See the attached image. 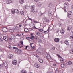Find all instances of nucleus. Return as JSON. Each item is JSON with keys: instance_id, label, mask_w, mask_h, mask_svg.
Returning <instances> with one entry per match:
<instances>
[{"instance_id": "obj_33", "label": "nucleus", "mask_w": 73, "mask_h": 73, "mask_svg": "<svg viewBox=\"0 0 73 73\" xmlns=\"http://www.w3.org/2000/svg\"><path fill=\"white\" fill-rule=\"evenodd\" d=\"M24 31L25 32H28L29 31V30L27 29H24Z\"/></svg>"}, {"instance_id": "obj_27", "label": "nucleus", "mask_w": 73, "mask_h": 73, "mask_svg": "<svg viewBox=\"0 0 73 73\" xmlns=\"http://www.w3.org/2000/svg\"><path fill=\"white\" fill-rule=\"evenodd\" d=\"M60 60L61 62H64V59L62 57L60 58Z\"/></svg>"}, {"instance_id": "obj_5", "label": "nucleus", "mask_w": 73, "mask_h": 73, "mask_svg": "<svg viewBox=\"0 0 73 73\" xmlns=\"http://www.w3.org/2000/svg\"><path fill=\"white\" fill-rule=\"evenodd\" d=\"M34 66H35V67L37 68H39L40 67V65L37 63L35 64L34 65Z\"/></svg>"}, {"instance_id": "obj_11", "label": "nucleus", "mask_w": 73, "mask_h": 73, "mask_svg": "<svg viewBox=\"0 0 73 73\" xmlns=\"http://www.w3.org/2000/svg\"><path fill=\"white\" fill-rule=\"evenodd\" d=\"M66 64L67 65H71L72 64V62L70 61H67L66 62Z\"/></svg>"}, {"instance_id": "obj_32", "label": "nucleus", "mask_w": 73, "mask_h": 73, "mask_svg": "<svg viewBox=\"0 0 73 73\" xmlns=\"http://www.w3.org/2000/svg\"><path fill=\"white\" fill-rule=\"evenodd\" d=\"M30 39L34 40V39H35V36H32L30 37Z\"/></svg>"}, {"instance_id": "obj_24", "label": "nucleus", "mask_w": 73, "mask_h": 73, "mask_svg": "<svg viewBox=\"0 0 73 73\" xmlns=\"http://www.w3.org/2000/svg\"><path fill=\"white\" fill-rule=\"evenodd\" d=\"M14 11L15 13H19V10L18 9H16Z\"/></svg>"}, {"instance_id": "obj_44", "label": "nucleus", "mask_w": 73, "mask_h": 73, "mask_svg": "<svg viewBox=\"0 0 73 73\" xmlns=\"http://www.w3.org/2000/svg\"><path fill=\"white\" fill-rule=\"evenodd\" d=\"M58 72V69H57L56 70L55 72L56 73H57Z\"/></svg>"}, {"instance_id": "obj_12", "label": "nucleus", "mask_w": 73, "mask_h": 73, "mask_svg": "<svg viewBox=\"0 0 73 73\" xmlns=\"http://www.w3.org/2000/svg\"><path fill=\"white\" fill-rule=\"evenodd\" d=\"M8 58L9 59H11L13 58V55L12 54H10L8 56Z\"/></svg>"}, {"instance_id": "obj_46", "label": "nucleus", "mask_w": 73, "mask_h": 73, "mask_svg": "<svg viewBox=\"0 0 73 73\" xmlns=\"http://www.w3.org/2000/svg\"><path fill=\"white\" fill-rule=\"evenodd\" d=\"M32 28H33V29H35H35H36V27H35V26H34L33 27H31Z\"/></svg>"}, {"instance_id": "obj_22", "label": "nucleus", "mask_w": 73, "mask_h": 73, "mask_svg": "<svg viewBox=\"0 0 73 73\" xmlns=\"http://www.w3.org/2000/svg\"><path fill=\"white\" fill-rule=\"evenodd\" d=\"M44 21L45 23H46L47 22H49V20L47 19H44Z\"/></svg>"}, {"instance_id": "obj_55", "label": "nucleus", "mask_w": 73, "mask_h": 73, "mask_svg": "<svg viewBox=\"0 0 73 73\" xmlns=\"http://www.w3.org/2000/svg\"><path fill=\"white\" fill-rule=\"evenodd\" d=\"M34 56L36 57V56H37V54H34Z\"/></svg>"}, {"instance_id": "obj_60", "label": "nucleus", "mask_w": 73, "mask_h": 73, "mask_svg": "<svg viewBox=\"0 0 73 73\" xmlns=\"http://www.w3.org/2000/svg\"><path fill=\"white\" fill-rule=\"evenodd\" d=\"M53 66H56V64H53Z\"/></svg>"}, {"instance_id": "obj_41", "label": "nucleus", "mask_w": 73, "mask_h": 73, "mask_svg": "<svg viewBox=\"0 0 73 73\" xmlns=\"http://www.w3.org/2000/svg\"><path fill=\"white\" fill-rule=\"evenodd\" d=\"M57 56L59 58H61V56H60V55L59 54H57Z\"/></svg>"}, {"instance_id": "obj_21", "label": "nucleus", "mask_w": 73, "mask_h": 73, "mask_svg": "<svg viewBox=\"0 0 73 73\" xmlns=\"http://www.w3.org/2000/svg\"><path fill=\"white\" fill-rule=\"evenodd\" d=\"M3 39L6 41H7L8 40V38H7L6 36H4L3 37Z\"/></svg>"}, {"instance_id": "obj_63", "label": "nucleus", "mask_w": 73, "mask_h": 73, "mask_svg": "<svg viewBox=\"0 0 73 73\" xmlns=\"http://www.w3.org/2000/svg\"><path fill=\"white\" fill-rule=\"evenodd\" d=\"M46 31H44V33H46Z\"/></svg>"}, {"instance_id": "obj_43", "label": "nucleus", "mask_w": 73, "mask_h": 73, "mask_svg": "<svg viewBox=\"0 0 73 73\" xmlns=\"http://www.w3.org/2000/svg\"><path fill=\"white\" fill-rule=\"evenodd\" d=\"M32 50L33 49H35V46H33L32 47Z\"/></svg>"}, {"instance_id": "obj_48", "label": "nucleus", "mask_w": 73, "mask_h": 73, "mask_svg": "<svg viewBox=\"0 0 73 73\" xmlns=\"http://www.w3.org/2000/svg\"><path fill=\"white\" fill-rule=\"evenodd\" d=\"M47 32H49V28L46 31Z\"/></svg>"}, {"instance_id": "obj_50", "label": "nucleus", "mask_w": 73, "mask_h": 73, "mask_svg": "<svg viewBox=\"0 0 73 73\" xmlns=\"http://www.w3.org/2000/svg\"><path fill=\"white\" fill-rule=\"evenodd\" d=\"M11 12L12 13H13V14H14V13H15V11H11Z\"/></svg>"}, {"instance_id": "obj_15", "label": "nucleus", "mask_w": 73, "mask_h": 73, "mask_svg": "<svg viewBox=\"0 0 73 73\" xmlns=\"http://www.w3.org/2000/svg\"><path fill=\"white\" fill-rule=\"evenodd\" d=\"M66 65L65 64V63H63L61 64V67H62V68H64Z\"/></svg>"}, {"instance_id": "obj_16", "label": "nucleus", "mask_w": 73, "mask_h": 73, "mask_svg": "<svg viewBox=\"0 0 73 73\" xmlns=\"http://www.w3.org/2000/svg\"><path fill=\"white\" fill-rule=\"evenodd\" d=\"M60 32L61 33L62 35H64L65 32V30H64V29L61 30L60 31Z\"/></svg>"}, {"instance_id": "obj_6", "label": "nucleus", "mask_w": 73, "mask_h": 73, "mask_svg": "<svg viewBox=\"0 0 73 73\" xmlns=\"http://www.w3.org/2000/svg\"><path fill=\"white\" fill-rule=\"evenodd\" d=\"M67 30L68 31H71L72 30V27L71 26H68L67 28Z\"/></svg>"}, {"instance_id": "obj_61", "label": "nucleus", "mask_w": 73, "mask_h": 73, "mask_svg": "<svg viewBox=\"0 0 73 73\" xmlns=\"http://www.w3.org/2000/svg\"><path fill=\"white\" fill-rule=\"evenodd\" d=\"M36 57H38L39 56L38 55H36Z\"/></svg>"}, {"instance_id": "obj_56", "label": "nucleus", "mask_w": 73, "mask_h": 73, "mask_svg": "<svg viewBox=\"0 0 73 73\" xmlns=\"http://www.w3.org/2000/svg\"><path fill=\"white\" fill-rule=\"evenodd\" d=\"M71 23H72V24H73V20H72L71 21Z\"/></svg>"}, {"instance_id": "obj_40", "label": "nucleus", "mask_w": 73, "mask_h": 73, "mask_svg": "<svg viewBox=\"0 0 73 73\" xmlns=\"http://www.w3.org/2000/svg\"><path fill=\"white\" fill-rule=\"evenodd\" d=\"M26 38L27 40H30L31 39L30 37H27Z\"/></svg>"}, {"instance_id": "obj_3", "label": "nucleus", "mask_w": 73, "mask_h": 73, "mask_svg": "<svg viewBox=\"0 0 73 73\" xmlns=\"http://www.w3.org/2000/svg\"><path fill=\"white\" fill-rule=\"evenodd\" d=\"M12 64L14 65H16L17 64V61L16 60H13L12 62Z\"/></svg>"}, {"instance_id": "obj_29", "label": "nucleus", "mask_w": 73, "mask_h": 73, "mask_svg": "<svg viewBox=\"0 0 73 73\" xmlns=\"http://www.w3.org/2000/svg\"><path fill=\"white\" fill-rule=\"evenodd\" d=\"M20 14L21 15H24V11H21Z\"/></svg>"}, {"instance_id": "obj_4", "label": "nucleus", "mask_w": 73, "mask_h": 73, "mask_svg": "<svg viewBox=\"0 0 73 73\" xmlns=\"http://www.w3.org/2000/svg\"><path fill=\"white\" fill-rule=\"evenodd\" d=\"M34 7H35L34 6H33L31 7V12H33L34 13V12H35V10L34 9Z\"/></svg>"}, {"instance_id": "obj_2", "label": "nucleus", "mask_w": 73, "mask_h": 73, "mask_svg": "<svg viewBox=\"0 0 73 73\" xmlns=\"http://www.w3.org/2000/svg\"><path fill=\"white\" fill-rule=\"evenodd\" d=\"M68 17H69V18H70L71 17V16H72V11H70L68 12Z\"/></svg>"}, {"instance_id": "obj_49", "label": "nucleus", "mask_w": 73, "mask_h": 73, "mask_svg": "<svg viewBox=\"0 0 73 73\" xmlns=\"http://www.w3.org/2000/svg\"><path fill=\"white\" fill-rule=\"evenodd\" d=\"M29 20H31V21H32V19L31 18H30L29 17H28Z\"/></svg>"}, {"instance_id": "obj_57", "label": "nucleus", "mask_w": 73, "mask_h": 73, "mask_svg": "<svg viewBox=\"0 0 73 73\" xmlns=\"http://www.w3.org/2000/svg\"><path fill=\"white\" fill-rule=\"evenodd\" d=\"M22 25H19V27H21Z\"/></svg>"}, {"instance_id": "obj_54", "label": "nucleus", "mask_w": 73, "mask_h": 73, "mask_svg": "<svg viewBox=\"0 0 73 73\" xmlns=\"http://www.w3.org/2000/svg\"><path fill=\"white\" fill-rule=\"evenodd\" d=\"M71 8L72 9H73V5H72L71 6Z\"/></svg>"}, {"instance_id": "obj_7", "label": "nucleus", "mask_w": 73, "mask_h": 73, "mask_svg": "<svg viewBox=\"0 0 73 73\" xmlns=\"http://www.w3.org/2000/svg\"><path fill=\"white\" fill-rule=\"evenodd\" d=\"M2 29L3 32H7V31H8V29L5 27L3 28Z\"/></svg>"}, {"instance_id": "obj_20", "label": "nucleus", "mask_w": 73, "mask_h": 73, "mask_svg": "<svg viewBox=\"0 0 73 73\" xmlns=\"http://www.w3.org/2000/svg\"><path fill=\"white\" fill-rule=\"evenodd\" d=\"M21 73H27V72L25 70H23L21 71Z\"/></svg>"}, {"instance_id": "obj_35", "label": "nucleus", "mask_w": 73, "mask_h": 73, "mask_svg": "<svg viewBox=\"0 0 73 73\" xmlns=\"http://www.w3.org/2000/svg\"><path fill=\"white\" fill-rule=\"evenodd\" d=\"M38 31H39L40 32H42L43 31V29H38Z\"/></svg>"}, {"instance_id": "obj_38", "label": "nucleus", "mask_w": 73, "mask_h": 73, "mask_svg": "<svg viewBox=\"0 0 73 73\" xmlns=\"http://www.w3.org/2000/svg\"><path fill=\"white\" fill-rule=\"evenodd\" d=\"M3 39H2V38H0V42H3Z\"/></svg>"}, {"instance_id": "obj_42", "label": "nucleus", "mask_w": 73, "mask_h": 73, "mask_svg": "<svg viewBox=\"0 0 73 73\" xmlns=\"http://www.w3.org/2000/svg\"><path fill=\"white\" fill-rule=\"evenodd\" d=\"M34 1H35V2H36V3H38V1H39V0H34Z\"/></svg>"}, {"instance_id": "obj_39", "label": "nucleus", "mask_w": 73, "mask_h": 73, "mask_svg": "<svg viewBox=\"0 0 73 73\" xmlns=\"http://www.w3.org/2000/svg\"><path fill=\"white\" fill-rule=\"evenodd\" d=\"M20 43L21 44V45H23V42L22 41H20Z\"/></svg>"}, {"instance_id": "obj_52", "label": "nucleus", "mask_w": 73, "mask_h": 73, "mask_svg": "<svg viewBox=\"0 0 73 73\" xmlns=\"http://www.w3.org/2000/svg\"><path fill=\"white\" fill-rule=\"evenodd\" d=\"M29 46H26L25 47V49H27V47H28Z\"/></svg>"}, {"instance_id": "obj_47", "label": "nucleus", "mask_w": 73, "mask_h": 73, "mask_svg": "<svg viewBox=\"0 0 73 73\" xmlns=\"http://www.w3.org/2000/svg\"><path fill=\"white\" fill-rule=\"evenodd\" d=\"M25 8L26 9H28V8H29V7H28V6H26Z\"/></svg>"}, {"instance_id": "obj_18", "label": "nucleus", "mask_w": 73, "mask_h": 73, "mask_svg": "<svg viewBox=\"0 0 73 73\" xmlns=\"http://www.w3.org/2000/svg\"><path fill=\"white\" fill-rule=\"evenodd\" d=\"M36 35L37 36H39L40 37H41V35L40 32H37L36 33Z\"/></svg>"}, {"instance_id": "obj_9", "label": "nucleus", "mask_w": 73, "mask_h": 73, "mask_svg": "<svg viewBox=\"0 0 73 73\" xmlns=\"http://www.w3.org/2000/svg\"><path fill=\"white\" fill-rule=\"evenodd\" d=\"M60 41V39L58 38H56L54 39V41L56 42H58Z\"/></svg>"}, {"instance_id": "obj_28", "label": "nucleus", "mask_w": 73, "mask_h": 73, "mask_svg": "<svg viewBox=\"0 0 73 73\" xmlns=\"http://www.w3.org/2000/svg\"><path fill=\"white\" fill-rule=\"evenodd\" d=\"M64 43H65V44H66L67 45L69 44V42L67 40H65L64 42Z\"/></svg>"}, {"instance_id": "obj_1", "label": "nucleus", "mask_w": 73, "mask_h": 73, "mask_svg": "<svg viewBox=\"0 0 73 73\" xmlns=\"http://www.w3.org/2000/svg\"><path fill=\"white\" fill-rule=\"evenodd\" d=\"M64 9H65L66 7H68L69 6V3L67 2H66L64 3Z\"/></svg>"}, {"instance_id": "obj_8", "label": "nucleus", "mask_w": 73, "mask_h": 73, "mask_svg": "<svg viewBox=\"0 0 73 73\" xmlns=\"http://www.w3.org/2000/svg\"><path fill=\"white\" fill-rule=\"evenodd\" d=\"M48 7H49L50 8H53V4L52 3H50L48 4Z\"/></svg>"}, {"instance_id": "obj_30", "label": "nucleus", "mask_w": 73, "mask_h": 73, "mask_svg": "<svg viewBox=\"0 0 73 73\" xmlns=\"http://www.w3.org/2000/svg\"><path fill=\"white\" fill-rule=\"evenodd\" d=\"M51 50H55V47H52L51 49Z\"/></svg>"}, {"instance_id": "obj_64", "label": "nucleus", "mask_w": 73, "mask_h": 73, "mask_svg": "<svg viewBox=\"0 0 73 73\" xmlns=\"http://www.w3.org/2000/svg\"><path fill=\"white\" fill-rule=\"evenodd\" d=\"M64 10L65 12H66V9H64Z\"/></svg>"}, {"instance_id": "obj_45", "label": "nucleus", "mask_w": 73, "mask_h": 73, "mask_svg": "<svg viewBox=\"0 0 73 73\" xmlns=\"http://www.w3.org/2000/svg\"><path fill=\"white\" fill-rule=\"evenodd\" d=\"M16 36H18V37H20V36H21V35H20L19 34H17L16 35Z\"/></svg>"}, {"instance_id": "obj_37", "label": "nucleus", "mask_w": 73, "mask_h": 73, "mask_svg": "<svg viewBox=\"0 0 73 73\" xmlns=\"http://www.w3.org/2000/svg\"><path fill=\"white\" fill-rule=\"evenodd\" d=\"M70 35L71 36H73V31H72L70 33Z\"/></svg>"}, {"instance_id": "obj_36", "label": "nucleus", "mask_w": 73, "mask_h": 73, "mask_svg": "<svg viewBox=\"0 0 73 73\" xmlns=\"http://www.w3.org/2000/svg\"><path fill=\"white\" fill-rule=\"evenodd\" d=\"M70 39H71L72 40H73V36H71L70 37Z\"/></svg>"}, {"instance_id": "obj_17", "label": "nucleus", "mask_w": 73, "mask_h": 73, "mask_svg": "<svg viewBox=\"0 0 73 73\" xmlns=\"http://www.w3.org/2000/svg\"><path fill=\"white\" fill-rule=\"evenodd\" d=\"M46 57H47V58L48 59H50L51 58L50 56L49 55H48V54H46Z\"/></svg>"}, {"instance_id": "obj_13", "label": "nucleus", "mask_w": 73, "mask_h": 73, "mask_svg": "<svg viewBox=\"0 0 73 73\" xmlns=\"http://www.w3.org/2000/svg\"><path fill=\"white\" fill-rule=\"evenodd\" d=\"M52 15V12L51 11H49L48 12V15L49 16H51Z\"/></svg>"}, {"instance_id": "obj_58", "label": "nucleus", "mask_w": 73, "mask_h": 73, "mask_svg": "<svg viewBox=\"0 0 73 73\" xmlns=\"http://www.w3.org/2000/svg\"><path fill=\"white\" fill-rule=\"evenodd\" d=\"M13 49H16V48L15 47H13Z\"/></svg>"}, {"instance_id": "obj_19", "label": "nucleus", "mask_w": 73, "mask_h": 73, "mask_svg": "<svg viewBox=\"0 0 73 73\" xmlns=\"http://www.w3.org/2000/svg\"><path fill=\"white\" fill-rule=\"evenodd\" d=\"M19 2L21 4H23V3H24V0H19Z\"/></svg>"}, {"instance_id": "obj_14", "label": "nucleus", "mask_w": 73, "mask_h": 73, "mask_svg": "<svg viewBox=\"0 0 73 73\" xmlns=\"http://www.w3.org/2000/svg\"><path fill=\"white\" fill-rule=\"evenodd\" d=\"M7 4H10V3H12V2L11 0H7L6 2Z\"/></svg>"}, {"instance_id": "obj_59", "label": "nucleus", "mask_w": 73, "mask_h": 73, "mask_svg": "<svg viewBox=\"0 0 73 73\" xmlns=\"http://www.w3.org/2000/svg\"><path fill=\"white\" fill-rule=\"evenodd\" d=\"M9 48L10 49H11V46L10 45L9 46Z\"/></svg>"}, {"instance_id": "obj_10", "label": "nucleus", "mask_w": 73, "mask_h": 73, "mask_svg": "<svg viewBox=\"0 0 73 73\" xmlns=\"http://www.w3.org/2000/svg\"><path fill=\"white\" fill-rule=\"evenodd\" d=\"M13 29L15 30V31H17V30H19V27L17 26H14L13 28Z\"/></svg>"}, {"instance_id": "obj_34", "label": "nucleus", "mask_w": 73, "mask_h": 73, "mask_svg": "<svg viewBox=\"0 0 73 73\" xmlns=\"http://www.w3.org/2000/svg\"><path fill=\"white\" fill-rule=\"evenodd\" d=\"M70 53L73 54V49L70 50Z\"/></svg>"}, {"instance_id": "obj_53", "label": "nucleus", "mask_w": 73, "mask_h": 73, "mask_svg": "<svg viewBox=\"0 0 73 73\" xmlns=\"http://www.w3.org/2000/svg\"><path fill=\"white\" fill-rule=\"evenodd\" d=\"M30 46H31V47H32V44L31 43V44H30Z\"/></svg>"}, {"instance_id": "obj_51", "label": "nucleus", "mask_w": 73, "mask_h": 73, "mask_svg": "<svg viewBox=\"0 0 73 73\" xmlns=\"http://www.w3.org/2000/svg\"><path fill=\"white\" fill-rule=\"evenodd\" d=\"M30 35L31 36H33V34L32 33H31L30 34Z\"/></svg>"}, {"instance_id": "obj_25", "label": "nucleus", "mask_w": 73, "mask_h": 73, "mask_svg": "<svg viewBox=\"0 0 73 73\" xmlns=\"http://www.w3.org/2000/svg\"><path fill=\"white\" fill-rule=\"evenodd\" d=\"M3 64L4 65H5V66L6 67L7 66H8V64H7V62H3Z\"/></svg>"}, {"instance_id": "obj_26", "label": "nucleus", "mask_w": 73, "mask_h": 73, "mask_svg": "<svg viewBox=\"0 0 73 73\" xmlns=\"http://www.w3.org/2000/svg\"><path fill=\"white\" fill-rule=\"evenodd\" d=\"M9 32H11V33H13V32H14V30H13V29H11L9 30Z\"/></svg>"}, {"instance_id": "obj_23", "label": "nucleus", "mask_w": 73, "mask_h": 73, "mask_svg": "<svg viewBox=\"0 0 73 73\" xmlns=\"http://www.w3.org/2000/svg\"><path fill=\"white\" fill-rule=\"evenodd\" d=\"M39 61L40 62V63H43V62H44L43 60L40 58L39 59Z\"/></svg>"}, {"instance_id": "obj_31", "label": "nucleus", "mask_w": 73, "mask_h": 73, "mask_svg": "<svg viewBox=\"0 0 73 73\" xmlns=\"http://www.w3.org/2000/svg\"><path fill=\"white\" fill-rule=\"evenodd\" d=\"M33 21L34 22V23H35V24H36V23H39V22L36 21L34 19L33 20Z\"/></svg>"}, {"instance_id": "obj_62", "label": "nucleus", "mask_w": 73, "mask_h": 73, "mask_svg": "<svg viewBox=\"0 0 73 73\" xmlns=\"http://www.w3.org/2000/svg\"><path fill=\"white\" fill-rule=\"evenodd\" d=\"M47 73H51L50 72L48 71L47 72Z\"/></svg>"}]
</instances>
